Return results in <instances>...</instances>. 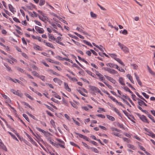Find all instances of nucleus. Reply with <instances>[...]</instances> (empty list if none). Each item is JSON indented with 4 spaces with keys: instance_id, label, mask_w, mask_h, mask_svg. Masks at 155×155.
Instances as JSON below:
<instances>
[{
    "instance_id": "13",
    "label": "nucleus",
    "mask_w": 155,
    "mask_h": 155,
    "mask_svg": "<svg viewBox=\"0 0 155 155\" xmlns=\"http://www.w3.org/2000/svg\"><path fill=\"white\" fill-rule=\"evenodd\" d=\"M118 81L120 83V84L121 85H125V84L124 83V80L123 78L122 77H120L119 78Z\"/></svg>"
},
{
    "instance_id": "60",
    "label": "nucleus",
    "mask_w": 155,
    "mask_h": 155,
    "mask_svg": "<svg viewBox=\"0 0 155 155\" xmlns=\"http://www.w3.org/2000/svg\"><path fill=\"white\" fill-rule=\"evenodd\" d=\"M113 134H114V135L116 136H117L119 137H120L121 136V134L119 133H113Z\"/></svg>"
},
{
    "instance_id": "53",
    "label": "nucleus",
    "mask_w": 155,
    "mask_h": 155,
    "mask_svg": "<svg viewBox=\"0 0 155 155\" xmlns=\"http://www.w3.org/2000/svg\"><path fill=\"white\" fill-rule=\"evenodd\" d=\"M69 79L74 82H76L78 81V80L75 77L72 78L71 77Z\"/></svg>"
},
{
    "instance_id": "54",
    "label": "nucleus",
    "mask_w": 155,
    "mask_h": 155,
    "mask_svg": "<svg viewBox=\"0 0 155 155\" xmlns=\"http://www.w3.org/2000/svg\"><path fill=\"white\" fill-rule=\"evenodd\" d=\"M110 55L111 57L112 58H114L115 60H116V58H117V55L115 54H110Z\"/></svg>"
},
{
    "instance_id": "56",
    "label": "nucleus",
    "mask_w": 155,
    "mask_h": 155,
    "mask_svg": "<svg viewBox=\"0 0 155 155\" xmlns=\"http://www.w3.org/2000/svg\"><path fill=\"white\" fill-rule=\"evenodd\" d=\"M44 105L49 110H51V111H52L54 109H53L51 107L48 106V105L46 104H44Z\"/></svg>"
},
{
    "instance_id": "48",
    "label": "nucleus",
    "mask_w": 155,
    "mask_h": 155,
    "mask_svg": "<svg viewBox=\"0 0 155 155\" xmlns=\"http://www.w3.org/2000/svg\"><path fill=\"white\" fill-rule=\"evenodd\" d=\"M103 82L106 85L107 87L110 89H112L113 87H112L109 84L107 83H106L105 82L103 81Z\"/></svg>"
},
{
    "instance_id": "40",
    "label": "nucleus",
    "mask_w": 155,
    "mask_h": 155,
    "mask_svg": "<svg viewBox=\"0 0 155 155\" xmlns=\"http://www.w3.org/2000/svg\"><path fill=\"white\" fill-rule=\"evenodd\" d=\"M50 71H51V72L53 74L57 76H60V75L58 74V73L52 70H50Z\"/></svg>"
},
{
    "instance_id": "24",
    "label": "nucleus",
    "mask_w": 155,
    "mask_h": 155,
    "mask_svg": "<svg viewBox=\"0 0 155 155\" xmlns=\"http://www.w3.org/2000/svg\"><path fill=\"white\" fill-rule=\"evenodd\" d=\"M106 117H107L109 120L112 121H114L115 120L114 118L112 116H110L109 115H107Z\"/></svg>"
},
{
    "instance_id": "39",
    "label": "nucleus",
    "mask_w": 155,
    "mask_h": 155,
    "mask_svg": "<svg viewBox=\"0 0 155 155\" xmlns=\"http://www.w3.org/2000/svg\"><path fill=\"white\" fill-rule=\"evenodd\" d=\"M17 70L18 71H20L21 73H24L25 74V71L23 69L20 68L18 67L17 68Z\"/></svg>"
},
{
    "instance_id": "15",
    "label": "nucleus",
    "mask_w": 155,
    "mask_h": 155,
    "mask_svg": "<svg viewBox=\"0 0 155 155\" xmlns=\"http://www.w3.org/2000/svg\"><path fill=\"white\" fill-rule=\"evenodd\" d=\"M4 65L7 68V70L9 72H12V70L11 69L10 67L6 63H5L4 64Z\"/></svg>"
},
{
    "instance_id": "36",
    "label": "nucleus",
    "mask_w": 155,
    "mask_h": 155,
    "mask_svg": "<svg viewBox=\"0 0 155 155\" xmlns=\"http://www.w3.org/2000/svg\"><path fill=\"white\" fill-rule=\"evenodd\" d=\"M14 94L19 96H22L21 94L19 92V91L18 90L16 91Z\"/></svg>"
},
{
    "instance_id": "5",
    "label": "nucleus",
    "mask_w": 155,
    "mask_h": 155,
    "mask_svg": "<svg viewBox=\"0 0 155 155\" xmlns=\"http://www.w3.org/2000/svg\"><path fill=\"white\" fill-rule=\"evenodd\" d=\"M56 140L59 143V144L60 146L61 147H62L63 148H65V143L61 139H58V138L56 139Z\"/></svg>"
},
{
    "instance_id": "10",
    "label": "nucleus",
    "mask_w": 155,
    "mask_h": 155,
    "mask_svg": "<svg viewBox=\"0 0 155 155\" xmlns=\"http://www.w3.org/2000/svg\"><path fill=\"white\" fill-rule=\"evenodd\" d=\"M89 108H92V107L91 105H88L87 106H82L81 107L82 109L87 111L89 110Z\"/></svg>"
},
{
    "instance_id": "7",
    "label": "nucleus",
    "mask_w": 155,
    "mask_h": 155,
    "mask_svg": "<svg viewBox=\"0 0 155 155\" xmlns=\"http://www.w3.org/2000/svg\"><path fill=\"white\" fill-rule=\"evenodd\" d=\"M104 76L106 77V79L112 82V83H113L114 84H115V83L116 82V81L115 80H114L113 78H112L109 76L106 75H105Z\"/></svg>"
},
{
    "instance_id": "30",
    "label": "nucleus",
    "mask_w": 155,
    "mask_h": 155,
    "mask_svg": "<svg viewBox=\"0 0 155 155\" xmlns=\"http://www.w3.org/2000/svg\"><path fill=\"white\" fill-rule=\"evenodd\" d=\"M8 132L11 135V137H12L14 139L16 140H17V141H18V139H17V138H16V137H15V136L11 132Z\"/></svg>"
},
{
    "instance_id": "6",
    "label": "nucleus",
    "mask_w": 155,
    "mask_h": 155,
    "mask_svg": "<svg viewBox=\"0 0 155 155\" xmlns=\"http://www.w3.org/2000/svg\"><path fill=\"white\" fill-rule=\"evenodd\" d=\"M53 80L55 83H57L59 85H61L62 83L61 80L58 78H54Z\"/></svg>"
},
{
    "instance_id": "8",
    "label": "nucleus",
    "mask_w": 155,
    "mask_h": 155,
    "mask_svg": "<svg viewBox=\"0 0 155 155\" xmlns=\"http://www.w3.org/2000/svg\"><path fill=\"white\" fill-rule=\"evenodd\" d=\"M48 40H49V41H51L52 40H53V41H55V38L51 34H49V33H48Z\"/></svg>"
},
{
    "instance_id": "17",
    "label": "nucleus",
    "mask_w": 155,
    "mask_h": 155,
    "mask_svg": "<svg viewBox=\"0 0 155 155\" xmlns=\"http://www.w3.org/2000/svg\"><path fill=\"white\" fill-rule=\"evenodd\" d=\"M90 149L92 151H93V152H94L95 153H99V151L98 150L97 148H95L93 147H90Z\"/></svg>"
},
{
    "instance_id": "32",
    "label": "nucleus",
    "mask_w": 155,
    "mask_h": 155,
    "mask_svg": "<svg viewBox=\"0 0 155 155\" xmlns=\"http://www.w3.org/2000/svg\"><path fill=\"white\" fill-rule=\"evenodd\" d=\"M39 33L42 34L44 32V31L42 28H39L37 30Z\"/></svg>"
},
{
    "instance_id": "31",
    "label": "nucleus",
    "mask_w": 155,
    "mask_h": 155,
    "mask_svg": "<svg viewBox=\"0 0 155 155\" xmlns=\"http://www.w3.org/2000/svg\"><path fill=\"white\" fill-rule=\"evenodd\" d=\"M136 94L139 98H140L143 100L145 101L146 102H147L146 100L144 98H143L137 92H136Z\"/></svg>"
},
{
    "instance_id": "38",
    "label": "nucleus",
    "mask_w": 155,
    "mask_h": 155,
    "mask_svg": "<svg viewBox=\"0 0 155 155\" xmlns=\"http://www.w3.org/2000/svg\"><path fill=\"white\" fill-rule=\"evenodd\" d=\"M149 71L150 72V73L151 74L154 75L155 76V73L154 72L149 68V67L148 66H147Z\"/></svg>"
},
{
    "instance_id": "34",
    "label": "nucleus",
    "mask_w": 155,
    "mask_h": 155,
    "mask_svg": "<svg viewBox=\"0 0 155 155\" xmlns=\"http://www.w3.org/2000/svg\"><path fill=\"white\" fill-rule=\"evenodd\" d=\"M116 60L122 65H123L124 66V63L122 62V61L119 58H116Z\"/></svg>"
},
{
    "instance_id": "19",
    "label": "nucleus",
    "mask_w": 155,
    "mask_h": 155,
    "mask_svg": "<svg viewBox=\"0 0 155 155\" xmlns=\"http://www.w3.org/2000/svg\"><path fill=\"white\" fill-rule=\"evenodd\" d=\"M64 86L65 88L68 91L70 92L71 91V89L70 88L68 84L67 83L64 82Z\"/></svg>"
},
{
    "instance_id": "29",
    "label": "nucleus",
    "mask_w": 155,
    "mask_h": 155,
    "mask_svg": "<svg viewBox=\"0 0 155 155\" xmlns=\"http://www.w3.org/2000/svg\"><path fill=\"white\" fill-rule=\"evenodd\" d=\"M46 45L49 47L51 48H54V47L53 46L52 44L48 42L47 43H46Z\"/></svg>"
},
{
    "instance_id": "2",
    "label": "nucleus",
    "mask_w": 155,
    "mask_h": 155,
    "mask_svg": "<svg viewBox=\"0 0 155 155\" xmlns=\"http://www.w3.org/2000/svg\"><path fill=\"white\" fill-rule=\"evenodd\" d=\"M89 87L91 90L93 91L94 92L99 93L102 95H103L102 93L97 87L95 86H90Z\"/></svg>"
},
{
    "instance_id": "52",
    "label": "nucleus",
    "mask_w": 155,
    "mask_h": 155,
    "mask_svg": "<svg viewBox=\"0 0 155 155\" xmlns=\"http://www.w3.org/2000/svg\"><path fill=\"white\" fill-rule=\"evenodd\" d=\"M142 94L146 98L148 99L149 98V95H147L145 93L142 92Z\"/></svg>"
},
{
    "instance_id": "16",
    "label": "nucleus",
    "mask_w": 155,
    "mask_h": 155,
    "mask_svg": "<svg viewBox=\"0 0 155 155\" xmlns=\"http://www.w3.org/2000/svg\"><path fill=\"white\" fill-rule=\"evenodd\" d=\"M76 30L80 32H81L83 33L84 35H87V33L86 31H84L82 29L78 27H77Z\"/></svg>"
},
{
    "instance_id": "46",
    "label": "nucleus",
    "mask_w": 155,
    "mask_h": 155,
    "mask_svg": "<svg viewBox=\"0 0 155 155\" xmlns=\"http://www.w3.org/2000/svg\"><path fill=\"white\" fill-rule=\"evenodd\" d=\"M111 129L113 131L115 130V131H117V132H120L121 131V130H120L118 129L117 128H116L115 127H112L111 128Z\"/></svg>"
},
{
    "instance_id": "9",
    "label": "nucleus",
    "mask_w": 155,
    "mask_h": 155,
    "mask_svg": "<svg viewBox=\"0 0 155 155\" xmlns=\"http://www.w3.org/2000/svg\"><path fill=\"white\" fill-rule=\"evenodd\" d=\"M112 110L116 113H117L118 115L120 117H122V116L121 114L120 113L119 110L117 109L116 108L114 107H112Z\"/></svg>"
},
{
    "instance_id": "41",
    "label": "nucleus",
    "mask_w": 155,
    "mask_h": 155,
    "mask_svg": "<svg viewBox=\"0 0 155 155\" xmlns=\"http://www.w3.org/2000/svg\"><path fill=\"white\" fill-rule=\"evenodd\" d=\"M48 138V137H50L49 135H51V134L49 132H46L45 134H44Z\"/></svg>"
},
{
    "instance_id": "43",
    "label": "nucleus",
    "mask_w": 155,
    "mask_h": 155,
    "mask_svg": "<svg viewBox=\"0 0 155 155\" xmlns=\"http://www.w3.org/2000/svg\"><path fill=\"white\" fill-rule=\"evenodd\" d=\"M36 128L37 129V130H38V131H39L40 132H41L44 134H45V133L46 132V131H45L44 130L41 129V128H40L39 127H36Z\"/></svg>"
},
{
    "instance_id": "3",
    "label": "nucleus",
    "mask_w": 155,
    "mask_h": 155,
    "mask_svg": "<svg viewBox=\"0 0 155 155\" xmlns=\"http://www.w3.org/2000/svg\"><path fill=\"white\" fill-rule=\"evenodd\" d=\"M137 115L141 119V120H142L143 122H146L148 123H149V122H148V120H147V117L144 115H141L140 114H139L138 113L137 114Z\"/></svg>"
},
{
    "instance_id": "1",
    "label": "nucleus",
    "mask_w": 155,
    "mask_h": 155,
    "mask_svg": "<svg viewBox=\"0 0 155 155\" xmlns=\"http://www.w3.org/2000/svg\"><path fill=\"white\" fill-rule=\"evenodd\" d=\"M118 45L119 46L121 49L125 53H127L129 52V49L127 47L120 42L118 43Z\"/></svg>"
},
{
    "instance_id": "51",
    "label": "nucleus",
    "mask_w": 155,
    "mask_h": 155,
    "mask_svg": "<svg viewBox=\"0 0 155 155\" xmlns=\"http://www.w3.org/2000/svg\"><path fill=\"white\" fill-rule=\"evenodd\" d=\"M45 0H40L39 2V5L40 6H42L45 4Z\"/></svg>"
},
{
    "instance_id": "62",
    "label": "nucleus",
    "mask_w": 155,
    "mask_h": 155,
    "mask_svg": "<svg viewBox=\"0 0 155 155\" xmlns=\"http://www.w3.org/2000/svg\"><path fill=\"white\" fill-rule=\"evenodd\" d=\"M72 119L74 123L77 125L78 126H79L80 125V123L78 122V121H76L74 118H72Z\"/></svg>"
},
{
    "instance_id": "25",
    "label": "nucleus",
    "mask_w": 155,
    "mask_h": 155,
    "mask_svg": "<svg viewBox=\"0 0 155 155\" xmlns=\"http://www.w3.org/2000/svg\"><path fill=\"white\" fill-rule=\"evenodd\" d=\"M137 107L139 109H140L145 114H148V113H149L147 111V110H143L142 108L140 106H137Z\"/></svg>"
},
{
    "instance_id": "35",
    "label": "nucleus",
    "mask_w": 155,
    "mask_h": 155,
    "mask_svg": "<svg viewBox=\"0 0 155 155\" xmlns=\"http://www.w3.org/2000/svg\"><path fill=\"white\" fill-rule=\"evenodd\" d=\"M147 114L148 115V117L154 123H155V120L154 119L153 117L150 114H149L148 113Z\"/></svg>"
},
{
    "instance_id": "58",
    "label": "nucleus",
    "mask_w": 155,
    "mask_h": 155,
    "mask_svg": "<svg viewBox=\"0 0 155 155\" xmlns=\"http://www.w3.org/2000/svg\"><path fill=\"white\" fill-rule=\"evenodd\" d=\"M13 20L14 21H15V22H17L20 23H21L20 21L19 20L18 18H16V17H14L13 18Z\"/></svg>"
},
{
    "instance_id": "55",
    "label": "nucleus",
    "mask_w": 155,
    "mask_h": 155,
    "mask_svg": "<svg viewBox=\"0 0 155 155\" xmlns=\"http://www.w3.org/2000/svg\"><path fill=\"white\" fill-rule=\"evenodd\" d=\"M38 78H40V79H41L43 81H45V77L44 76H43V75H39V77H38Z\"/></svg>"
},
{
    "instance_id": "14",
    "label": "nucleus",
    "mask_w": 155,
    "mask_h": 155,
    "mask_svg": "<svg viewBox=\"0 0 155 155\" xmlns=\"http://www.w3.org/2000/svg\"><path fill=\"white\" fill-rule=\"evenodd\" d=\"M127 77L129 79L131 82L133 84H134V82L133 80V78L130 74H127Z\"/></svg>"
},
{
    "instance_id": "4",
    "label": "nucleus",
    "mask_w": 155,
    "mask_h": 155,
    "mask_svg": "<svg viewBox=\"0 0 155 155\" xmlns=\"http://www.w3.org/2000/svg\"><path fill=\"white\" fill-rule=\"evenodd\" d=\"M95 73L96 75L98 77L99 79L101 81H103L105 80V78L98 71H96Z\"/></svg>"
},
{
    "instance_id": "42",
    "label": "nucleus",
    "mask_w": 155,
    "mask_h": 155,
    "mask_svg": "<svg viewBox=\"0 0 155 155\" xmlns=\"http://www.w3.org/2000/svg\"><path fill=\"white\" fill-rule=\"evenodd\" d=\"M23 116L29 122V119L27 115L25 114H23Z\"/></svg>"
},
{
    "instance_id": "37",
    "label": "nucleus",
    "mask_w": 155,
    "mask_h": 155,
    "mask_svg": "<svg viewBox=\"0 0 155 155\" xmlns=\"http://www.w3.org/2000/svg\"><path fill=\"white\" fill-rule=\"evenodd\" d=\"M111 68H114L116 69H118L119 67L117 64L112 63L111 66Z\"/></svg>"
},
{
    "instance_id": "18",
    "label": "nucleus",
    "mask_w": 155,
    "mask_h": 155,
    "mask_svg": "<svg viewBox=\"0 0 155 155\" xmlns=\"http://www.w3.org/2000/svg\"><path fill=\"white\" fill-rule=\"evenodd\" d=\"M34 48L36 50L42 51V48L39 46L35 44L34 46Z\"/></svg>"
},
{
    "instance_id": "11",
    "label": "nucleus",
    "mask_w": 155,
    "mask_h": 155,
    "mask_svg": "<svg viewBox=\"0 0 155 155\" xmlns=\"http://www.w3.org/2000/svg\"><path fill=\"white\" fill-rule=\"evenodd\" d=\"M0 147L1 148L3 149L5 151H7V150L6 146L2 142H0Z\"/></svg>"
},
{
    "instance_id": "23",
    "label": "nucleus",
    "mask_w": 155,
    "mask_h": 155,
    "mask_svg": "<svg viewBox=\"0 0 155 155\" xmlns=\"http://www.w3.org/2000/svg\"><path fill=\"white\" fill-rule=\"evenodd\" d=\"M127 147L128 148L134 150H135L136 149L134 145L130 144H127Z\"/></svg>"
},
{
    "instance_id": "64",
    "label": "nucleus",
    "mask_w": 155,
    "mask_h": 155,
    "mask_svg": "<svg viewBox=\"0 0 155 155\" xmlns=\"http://www.w3.org/2000/svg\"><path fill=\"white\" fill-rule=\"evenodd\" d=\"M96 115L98 117L102 118H104L105 117L104 115L102 114H97Z\"/></svg>"
},
{
    "instance_id": "26",
    "label": "nucleus",
    "mask_w": 155,
    "mask_h": 155,
    "mask_svg": "<svg viewBox=\"0 0 155 155\" xmlns=\"http://www.w3.org/2000/svg\"><path fill=\"white\" fill-rule=\"evenodd\" d=\"M147 134L153 138H155V134L151 131L148 132V133Z\"/></svg>"
},
{
    "instance_id": "59",
    "label": "nucleus",
    "mask_w": 155,
    "mask_h": 155,
    "mask_svg": "<svg viewBox=\"0 0 155 155\" xmlns=\"http://www.w3.org/2000/svg\"><path fill=\"white\" fill-rule=\"evenodd\" d=\"M27 114L29 116H30V117H32V118H33L34 119H35V120L36 119V118L34 116H33V115H32V114H30V113H29V112H27Z\"/></svg>"
},
{
    "instance_id": "50",
    "label": "nucleus",
    "mask_w": 155,
    "mask_h": 155,
    "mask_svg": "<svg viewBox=\"0 0 155 155\" xmlns=\"http://www.w3.org/2000/svg\"><path fill=\"white\" fill-rule=\"evenodd\" d=\"M90 14H91V16L92 17H93L94 18H96L97 17L96 15L94 13L92 12H90Z\"/></svg>"
},
{
    "instance_id": "63",
    "label": "nucleus",
    "mask_w": 155,
    "mask_h": 155,
    "mask_svg": "<svg viewBox=\"0 0 155 155\" xmlns=\"http://www.w3.org/2000/svg\"><path fill=\"white\" fill-rule=\"evenodd\" d=\"M25 96L27 97L28 98L31 100H33V98L29 94H25Z\"/></svg>"
},
{
    "instance_id": "44",
    "label": "nucleus",
    "mask_w": 155,
    "mask_h": 155,
    "mask_svg": "<svg viewBox=\"0 0 155 155\" xmlns=\"http://www.w3.org/2000/svg\"><path fill=\"white\" fill-rule=\"evenodd\" d=\"M70 143L71 144V145H72L73 146H74L75 147H77L79 149L80 148V147L78 146V145H77V144H75L73 142H70Z\"/></svg>"
},
{
    "instance_id": "22",
    "label": "nucleus",
    "mask_w": 155,
    "mask_h": 155,
    "mask_svg": "<svg viewBox=\"0 0 155 155\" xmlns=\"http://www.w3.org/2000/svg\"><path fill=\"white\" fill-rule=\"evenodd\" d=\"M108 72L113 74L117 73V71L114 70L110 68L109 70L108 71Z\"/></svg>"
},
{
    "instance_id": "28",
    "label": "nucleus",
    "mask_w": 155,
    "mask_h": 155,
    "mask_svg": "<svg viewBox=\"0 0 155 155\" xmlns=\"http://www.w3.org/2000/svg\"><path fill=\"white\" fill-rule=\"evenodd\" d=\"M47 140L51 144H52L54 143L53 142L54 140L52 139L51 137H48V138H47Z\"/></svg>"
},
{
    "instance_id": "49",
    "label": "nucleus",
    "mask_w": 155,
    "mask_h": 155,
    "mask_svg": "<svg viewBox=\"0 0 155 155\" xmlns=\"http://www.w3.org/2000/svg\"><path fill=\"white\" fill-rule=\"evenodd\" d=\"M109 97L113 101L115 102L116 103L117 102V101L114 97L112 96H109Z\"/></svg>"
},
{
    "instance_id": "12",
    "label": "nucleus",
    "mask_w": 155,
    "mask_h": 155,
    "mask_svg": "<svg viewBox=\"0 0 155 155\" xmlns=\"http://www.w3.org/2000/svg\"><path fill=\"white\" fill-rule=\"evenodd\" d=\"M115 126H118L120 128L124 129V125L120 123L119 122H115Z\"/></svg>"
},
{
    "instance_id": "57",
    "label": "nucleus",
    "mask_w": 155,
    "mask_h": 155,
    "mask_svg": "<svg viewBox=\"0 0 155 155\" xmlns=\"http://www.w3.org/2000/svg\"><path fill=\"white\" fill-rule=\"evenodd\" d=\"M82 143L83 145L85 147H86L88 149H90V146L87 145V144L85 143L84 142H82Z\"/></svg>"
},
{
    "instance_id": "45",
    "label": "nucleus",
    "mask_w": 155,
    "mask_h": 155,
    "mask_svg": "<svg viewBox=\"0 0 155 155\" xmlns=\"http://www.w3.org/2000/svg\"><path fill=\"white\" fill-rule=\"evenodd\" d=\"M33 75L35 76L38 77L39 76V74L35 71H33L32 72Z\"/></svg>"
},
{
    "instance_id": "33",
    "label": "nucleus",
    "mask_w": 155,
    "mask_h": 155,
    "mask_svg": "<svg viewBox=\"0 0 155 155\" xmlns=\"http://www.w3.org/2000/svg\"><path fill=\"white\" fill-rule=\"evenodd\" d=\"M8 7L10 10V11L12 12H13L14 11V8L12 6V5L11 4L8 5Z\"/></svg>"
},
{
    "instance_id": "47",
    "label": "nucleus",
    "mask_w": 155,
    "mask_h": 155,
    "mask_svg": "<svg viewBox=\"0 0 155 155\" xmlns=\"http://www.w3.org/2000/svg\"><path fill=\"white\" fill-rule=\"evenodd\" d=\"M62 102L65 105L68 106V103L64 99V98H62Z\"/></svg>"
},
{
    "instance_id": "27",
    "label": "nucleus",
    "mask_w": 155,
    "mask_h": 155,
    "mask_svg": "<svg viewBox=\"0 0 155 155\" xmlns=\"http://www.w3.org/2000/svg\"><path fill=\"white\" fill-rule=\"evenodd\" d=\"M10 80L12 81H13V82L16 83L17 82H18V83L21 84L22 82H21V81H20L19 80L17 79H15V80H14L13 79L10 78Z\"/></svg>"
},
{
    "instance_id": "21",
    "label": "nucleus",
    "mask_w": 155,
    "mask_h": 155,
    "mask_svg": "<svg viewBox=\"0 0 155 155\" xmlns=\"http://www.w3.org/2000/svg\"><path fill=\"white\" fill-rule=\"evenodd\" d=\"M86 71V72H87V73L88 74L91 75V76L93 77L94 78H95L96 75L94 73H92L91 71H88V70Z\"/></svg>"
},
{
    "instance_id": "20",
    "label": "nucleus",
    "mask_w": 155,
    "mask_h": 155,
    "mask_svg": "<svg viewBox=\"0 0 155 155\" xmlns=\"http://www.w3.org/2000/svg\"><path fill=\"white\" fill-rule=\"evenodd\" d=\"M136 99L138 101L137 102L138 104L140 106H142L143 104L144 101L138 98H137Z\"/></svg>"
},
{
    "instance_id": "61",
    "label": "nucleus",
    "mask_w": 155,
    "mask_h": 155,
    "mask_svg": "<svg viewBox=\"0 0 155 155\" xmlns=\"http://www.w3.org/2000/svg\"><path fill=\"white\" fill-rule=\"evenodd\" d=\"M78 91L81 95H82L84 97L87 96L86 94L83 93L80 90H78Z\"/></svg>"
}]
</instances>
